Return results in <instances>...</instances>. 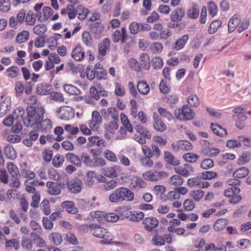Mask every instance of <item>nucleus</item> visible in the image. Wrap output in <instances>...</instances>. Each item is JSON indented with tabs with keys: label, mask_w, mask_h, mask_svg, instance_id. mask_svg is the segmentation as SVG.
Segmentation results:
<instances>
[{
	"label": "nucleus",
	"mask_w": 251,
	"mask_h": 251,
	"mask_svg": "<svg viewBox=\"0 0 251 251\" xmlns=\"http://www.w3.org/2000/svg\"><path fill=\"white\" fill-rule=\"evenodd\" d=\"M134 200V193L125 187H121L116 189L109 196V201L116 203L124 201H132Z\"/></svg>",
	"instance_id": "nucleus-1"
},
{
	"label": "nucleus",
	"mask_w": 251,
	"mask_h": 251,
	"mask_svg": "<svg viewBox=\"0 0 251 251\" xmlns=\"http://www.w3.org/2000/svg\"><path fill=\"white\" fill-rule=\"evenodd\" d=\"M92 229V234L94 236L103 239V240L100 241V244L108 245L112 243L113 236L106 229L100 227L97 225L94 224Z\"/></svg>",
	"instance_id": "nucleus-2"
},
{
	"label": "nucleus",
	"mask_w": 251,
	"mask_h": 251,
	"mask_svg": "<svg viewBox=\"0 0 251 251\" xmlns=\"http://www.w3.org/2000/svg\"><path fill=\"white\" fill-rule=\"evenodd\" d=\"M45 111H27V118L23 120L24 124L26 126H33L39 125L43 119Z\"/></svg>",
	"instance_id": "nucleus-3"
},
{
	"label": "nucleus",
	"mask_w": 251,
	"mask_h": 251,
	"mask_svg": "<svg viewBox=\"0 0 251 251\" xmlns=\"http://www.w3.org/2000/svg\"><path fill=\"white\" fill-rule=\"evenodd\" d=\"M143 177L151 181H158L168 176V173L164 171L151 170L142 175Z\"/></svg>",
	"instance_id": "nucleus-4"
},
{
	"label": "nucleus",
	"mask_w": 251,
	"mask_h": 251,
	"mask_svg": "<svg viewBox=\"0 0 251 251\" xmlns=\"http://www.w3.org/2000/svg\"><path fill=\"white\" fill-rule=\"evenodd\" d=\"M241 190L238 187H230L224 191L225 197L229 199V202L232 204H236L242 199L239 193Z\"/></svg>",
	"instance_id": "nucleus-5"
},
{
	"label": "nucleus",
	"mask_w": 251,
	"mask_h": 251,
	"mask_svg": "<svg viewBox=\"0 0 251 251\" xmlns=\"http://www.w3.org/2000/svg\"><path fill=\"white\" fill-rule=\"evenodd\" d=\"M151 149L147 145L142 147V152L145 155L144 156L152 157L153 156L158 158L160 156V151L158 146L155 145H151Z\"/></svg>",
	"instance_id": "nucleus-6"
},
{
	"label": "nucleus",
	"mask_w": 251,
	"mask_h": 251,
	"mask_svg": "<svg viewBox=\"0 0 251 251\" xmlns=\"http://www.w3.org/2000/svg\"><path fill=\"white\" fill-rule=\"evenodd\" d=\"M122 171V169L121 166L115 165L103 168L101 173L107 177L114 178L117 177Z\"/></svg>",
	"instance_id": "nucleus-7"
},
{
	"label": "nucleus",
	"mask_w": 251,
	"mask_h": 251,
	"mask_svg": "<svg viewBox=\"0 0 251 251\" xmlns=\"http://www.w3.org/2000/svg\"><path fill=\"white\" fill-rule=\"evenodd\" d=\"M82 184V182L79 179H73L67 182L68 190L74 194H77L81 191Z\"/></svg>",
	"instance_id": "nucleus-8"
},
{
	"label": "nucleus",
	"mask_w": 251,
	"mask_h": 251,
	"mask_svg": "<svg viewBox=\"0 0 251 251\" xmlns=\"http://www.w3.org/2000/svg\"><path fill=\"white\" fill-rule=\"evenodd\" d=\"M172 147L176 151H186L193 149V145L188 141L179 140L172 144Z\"/></svg>",
	"instance_id": "nucleus-9"
},
{
	"label": "nucleus",
	"mask_w": 251,
	"mask_h": 251,
	"mask_svg": "<svg viewBox=\"0 0 251 251\" xmlns=\"http://www.w3.org/2000/svg\"><path fill=\"white\" fill-rule=\"evenodd\" d=\"M61 183L48 181L46 183L47 192L50 195H58L61 192Z\"/></svg>",
	"instance_id": "nucleus-10"
},
{
	"label": "nucleus",
	"mask_w": 251,
	"mask_h": 251,
	"mask_svg": "<svg viewBox=\"0 0 251 251\" xmlns=\"http://www.w3.org/2000/svg\"><path fill=\"white\" fill-rule=\"evenodd\" d=\"M159 224L157 219L154 217H146L143 221L145 229L148 231H152Z\"/></svg>",
	"instance_id": "nucleus-11"
},
{
	"label": "nucleus",
	"mask_w": 251,
	"mask_h": 251,
	"mask_svg": "<svg viewBox=\"0 0 251 251\" xmlns=\"http://www.w3.org/2000/svg\"><path fill=\"white\" fill-rule=\"evenodd\" d=\"M25 11L24 9L20 10L16 17L12 16L9 19V24L11 27H15L18 24H21L25 20Z\"/></svg>",
	"instance_id": "nucleus-12"
},
{
	"label": "nucleus",
	"mask_w": 251,
	"mask_h": 251,
	"mask_svg": "<svg viewBox=\"0 0 251 251\" xmlns=\"http://www.w3.org/2000/svg\"><path fill=\"white\" fill-rule=\"evenodd\" d=\"M118 125L117 122H109L105 126V137L108 139H111L118 131Z\"/></svg>",
	"instance_id": "nucleus-13"
},
{
	"label": "nucleus",
	"mask_w": 251,
	"mask_h": 251,
	"mask_svg": "<svg viewBox=\"0 0 251 251\" xmlns=\"http://www.w3.org/2000/svg\"><path fill=\"white\" fill-rule=\"evenodd\" d=\"M127 37L126 30L125 27H122L121 30H117L114 31L112 35L113 40L114 42L117 43L121 41L122 43H125Z\"/></svg>",
	"instance_id": "nucleus-14"
},
{
	"label": "nucleus",
	"mask_w": 251,
	"mask_h": 251,
	"mask_svg": "<svg viewBox=\"0 0 251 251\" xmlns=\"http://www.w3.org/2000/svg\"><path fill=\"white\" fill-rule=\"evenodd\" d=\"M72 57L76 61H82L85 57V52L80 45L76 46L73 49L71 52Z\"/></svg>",
	"instance_id": "nucleus-15"
},
{
	"label": "nucleus",
	"mask_w": 251,
	"mask_h": 251,
	"mask_svg": "<svg viewBox=\"0 0 251 251\" xmlns=\"http://www.w3.org/2000/svg\"><path fill=\"white\" fill-rule=\"evenodd\" d=\"M176 118L180 121H187L193 119L195 115L194 111H175Z\"/></svg>",
	"instance_id": "nucleus-16"
},
{
	"label": "nucleus",
	"mask_w": 251,
	"mask_h": 251,
	"mask_svg": "<svg viewBox=\"0 0 251 251\" xmlns=\"http://www.w3.org/2000/svg\"><path fill=\"white\" fill-rule=\"evenodd\" d=\"M185 15V9L183 7H178L173 11L170 15V19L174 22L181 21Z\"/></svg>",
	"instance_id": "nucleus-17"
},
{
	"label": "nucleus",
	"mask_w": 251,
	"mask_h": 251,
	"mask_svg": "<svg viewBox=\"0 0 251 251\" xmlns=\"http://www.w3.org/2000/svg\"><path fill=\"white\" fill-rule=\"evenodd\" d=\"M241 19L239 15H234L229 20L228 29L230 33L234 31L241 23Z\"/></svg>",
	"instance_id": "nucleus-18"
},
{
	"label": "nucleus",
	"mask_w": 251,
	"mask_h": 251,
	"mask_svg": "<svg viewBox=\"0 0 251 251\" xmlns=\"http://www.w3.org/2000/svg\"><path fill=\"white\" fill-rule=\"evenodd\" d=\"M175 172L185 177L190 176V172L193 171V168L188 164H185L183 166H179L175 168Z\"/></svg>",
	"instance_id": "nucleus-19"
},
{
	"label": "nucleus",
	"mask_w": 251,
	"mask_h": 251,
	"mask_svg": "<svg viewBox=\"0 0 251 251\" xmlns=\"http://www.w3.org/2000/svg\"><path fill=\"white\" fill-rule=\"evenodd\" d=\"M210 129L212 132L218 136L223 137L227 135L226 129L218 124L212 123L210 126Z\"/></svg>",
	"instance_id": "nucleus-20"
},
{
	"label": "nucleus",
	"mask_w": 251,
	"mask_h": 251,
	"mask_svg": "<svg viewBox=\"0 0 251 251\" xmlns=\"http://www.w3.org/2000/svg\"><path fill=\"white\" fill-rule=\"evenodd\" d=\"M102 121V118L98 111H93L92 116V120L89 123V126L92 129L97 128L98 125L100 124Z\"/></svg>",
	"instance_id": "nucleus-21"
},
{
	"label": "nucleus",
	"mask_w": 251,
	"mask_h": 251,
	"mask_svg": "<svg viewBox=\"0 0 251 251\" xmlns=\"http://www.w3.org/2000/svg\"><path fill=\"white\" fill-rule=\"evenodd\" d=\"M1 243H4L5 248L7 250H10L14 248L16 251L19 249L20 248V241L18 239L12 238L10 239H6L5 240H3Z\"/></svg>",
	"instance_id": "nucleus-22"
},
{
	"label": "nucleus",
	"mask_w": 251,
	"mask_h": 251,
	"mask_svg": "<svg viewBox=\"0 0 251 251\" xmlns=\"http://www.w3.org/2000/svg\"><path fill=\"white\" fill-rule=\"evenodd\" d=\"M234 120L236 122V126L239 129H242L245 126V121L247 119V117L241 111L237 113L233 116Z\"/></svg>",
	"instance_id": "nucleus-23"
},
{
	"label": "nucleus",
	"mask_w": 251,
	"mask_h": 251,
	"mask_svg": "<svg viewBox=\"0 0 251 251\" xmlns=\"http://www.w3.org/2000/svg\"><path fill=\"white\" fill-rule=\"evenodd\" d=\"M250 173V170L246 167H242L236 169L233 173L234 178L241 179L246 177Z\"/></svg>",
	"instance_id": "nucleus-24"
},
{
	"label": "nucleus",
	"mask_w": 251,
	"mask_h": 251,
	"mask_svg": "<svg viewBox=\"0 0 251 251\" xmlns=\"http://www.w3.org/2000/svg\"><path fill=\"white\" fill-rule=\"evenodd\" d=\"M110 41L108 38L104 39L99 45V52L102 56L105 55L107 51L109 49Z\"/></svg>",
	"instance_id": "nucleus-25"
},
{
	"label": "nucleus",
	"mask_w": 251,
	"mask_h": 251,
	"mask_svg": "<svg viewBox=\"0 0 251 251\" xmlns=\"http://www.w3.org/2000/svg\"><path fill=\"white\" fill-rule=\"evenodd\" d=\"M164 159L166 162L172 166H177L179 164V160L169 151L164 152Z\"/></svg>",
	"instance_id": "nucleus-26"
},
{
	"label": "nucleus",
	"mask_w": 251,
	"mask_h": 251,
	"mask_svg": "<svg viewBox=\"0 0 251 251\" xmlns=\"http://www.w3.org/2000/svg\"><path fill=\"white\" fill-rule=\"evenodd\" d=\"M227 225V220L224 218H220L216 221L213 224V228L215 231L219 232L223 230Z\"/></svg>",
	"instance_id": "nucleus-27"
},
{
	"label": "nucleus",
	"mask_w": 251,
	"mask_h": 251,
	"mask_svg": "<svg viewBox=\"0 0 251 251\" xmlns=\"http://www.w3.org/2000/svg\"><path fill=\"white\" fill-rule=\"evenodd\" d=\"M89 142L93 145L100 147H105L107 144L102 138L98 136L89 137L88 138Z\"/></svg>",
	"instance_id": "nucleus-28"
},
{
	"label": "nucleus",
	"mask_w": 251,
	"mask_h": 251,
	"mask_svg": "<svg viewBox=\"0 0 251 251\" xmlns=\"http://www.w3.org/2000/svg\"><path fill=\"white\" fill-rule=\"evenodd\" d=\"M200 13L199 6L196 3H193L192 6L188 10L187 16L192 19H197Z\"/></svg>",
	"instance_id": "nucleus-29"
},
{
	"label": "nucleus",
	"mask_w": 251,
	"mask_h": 251,
	"mask_svg": "<svg viewBox=\"0 0 251 251\" xmlns=\"http://www.w3.org/2000/svg\"><path fill=\"white\" fill-rule=\"evenodd\" d=\"M50 86L47 83H41L36 87V92L41 95H46L51 93Z\"/></svg>",
	"instance_id": "nucleus-30"
},
{
	"label": "nucleus",
	"mask_w": 251,
	"mask_h": 251,
	"mask_svg": "<svg viewBox=\"0 0 251 251\" xmlns=\"http://www.w3.org/2000/svg\"><path fill=\"white\" fill-rule=\"evenodd\" d=\"M139 61L140 66L147 70H149L151 68L150 57L149 55L145 53H142L140 55Z\"/></svg>",
	"instance_id": "nucleus-31"
},
{
	"label": "nucleus",
	"mask_w": 251,
	"mask_h": 251,
	"mask_svg": "<svg viewBox=\"0 0 251 251\" xmlns=\"http://www.w3.org/2000/svg\"><path fill=\"white\" fill-rule=\"evenodd\" d=\"M61 206L65 208L69 213L75 214L77 212V208L75 207V204L71 201H65L61 204Z\"/></svg>",
	"instance_id": "nucleus-32"
},
{
	"label": "nucleus",
	"mask_w": 251,
	"mask_h": 251,
	"mask_svg": "<svg viewBox=\"0 0 251 251\" xmlns=\"http://www.w3.org/2000/svg\"><path fill=\"white\" fill-rule=\"evenodd\" d=\"M63 88L64 91L70 95L79 96L81 93L79 89L71 84H65Z\"/></svg>",
	"instance_id": "nucleus-33"
},
{
	"label": "nucleus",
	"mask_w": 251,
	"mask_h": 251,
	"mask_svg": "<svg viewBox=\"0 0 251 251\" xmlns=\"http://www.w3.org/2000/svg\"><path fill=\"white\" fill-rule=\"evenodd\" d=\"M6 168L9 174L11 175L12 177L21 176L18 168L13 162H10L7 163Z\"/></svg>",
	"instance_id": "nucleus-34"
},
{
	"label": "nucleus",
	"mask_w": 251,
	"mask_h": 251,
	"mask_svg": "<svg viewBox=\"0 0 251 251\" xmlns=\"http://www.w3.org/2000/svg\"><path fill=\"white\" fill-rule=\"evenodd\" d=\"M130 184L134 188H143L146 186L145 181L138 176H133L131 180Z\"/></svg>",
	"instance_id": "nucleus-35"
},
{
	"label": "nucleus",
	"mask_w": 251,
	"mask_h": 251,
	"mask_svg": "<svg viewBox=\"0 0 251 251\" xmlns=\"http://www.w3.org/2000/svg\"><path fill=\"white\" fill-rule=\"evenodd\" d=\"M235 159V155L230 153L221 154L218 158V163L220 165L226 164L228 160H233Z\"/></svg>",
	"instance_id": "nucleus-36"
},
{
	"label": "nucleus",
	"mask_w": 251,
	"mask_h": 251,
	"mask_svg": "<svg viewBox=\"0 0 251 251\" xmlns=\"http://www.w3.org/2000/svg\"><path fill=\"white\" fill-rule=\"evenodd\" d=\"M66 158L70 163L76 166H80L81 165V159L77 155L73 153H68L66 155Z\"/></svg>",
	"instance_id": "nucleus-37"
},
{
	"label": "nucleus",
	"mask_w": 251,
	"mask_h": 251,
	"mask_svg": "<svg viewBox=\"0 0 251 251\" xmlns=\"http://www.w3.org/2000/svg\"><path fill=\"white\" fill-rule=\"evenodd\" d=\"M153 119L154 120V128L159 131H164L166 128V126L160 119H158V116L155 113H154Z\"/></svg>",
	"instance_id": "nucleus-38"
},
{
	"label": "nucleus",
	"mask_w": 251,
	"mask_h": 251,
	"mask_svg": "<svg viewBox=\"0 0 251 251\" xmlns=\"http://www.w3.org/2000/svg\"><path fill=\"white\" fill-rule=\"evenodd\" d=\"M189 39L188 35H184L180 38L177 39L175 43L174 49L177 50L183 48L186 42Z\"/></svg>",
	"instance_id": "nucleus-39"
},
{
	"label": "nucleus",
	"mask_w": 251,
	"mask_h": 251,
	"mask_svg": "<svg viewBox=\"0 0 251 251\" xmlns=\"http://www.w3.org/2000/svg\"><path fill=\"white\" fill-rule=\"evenodd\" d=\"M20 193L13 189H9L6 192L5 191V201L9 202L11 200H14L16 198L20 197Z\"/></svg>",
	"instance_id": "nucleus-40"
},
{
	"label": "nucleus",
	"mask_w": 251,
	"mask_h": 251,
	"mask_svg": "<svg viewBox=\"0 0 251 251\" xmlns=\"http://www.w3.org/2000/svg\"><path fill=\"white\" fill-rule=\"evenodd\" d=\"M39 125L41 130L44 132H49L52 127V122L49 119H46L44 120L42 119Z\"/></svg>",
	"instance_id": "nucleus-41"
},
{
	"label": "nucleus",
	"mask_w": 251,
	"mask_h": 251,
	"mask_svg": "<svg viewBox=\"0 0 251 251\" xmlns=\"http://www.w3.org/2000/svg\"><path fill=\"white\" fill-rule=\"evenodd\" d=\"M224 202L221 201L219 202H217L215 204V206L217 208H210L207 209L202 213V216L206 218H209L210 215L216 212L217 208H220L221 206L224 205Z\"/></svg>",
	"instance_id": "nucleus-42"
},
{
	"label": "nucleus",
	"mask_w": 251,
	"mask_h": 251,
	"mask_svg": "<svg viewBox=\"0 0 251 251\" xmlns=\"http://www.w3.org/2000/svg\"><path fill=\"white\" fill-rule=\"evenodd\" d=\"M97 177V174L95 171H90L88 172L85 177L86 184L90 186L93 185Z\"/></svg>",
	"instance_id": "nucleus-43"
},
{
	"label": "nucleus",
	"mask_w": 251,
	"mask_h": 251,
	"mask_svg": "<svg viewBox=\"0 0 251 251\" xmlns=\"http://www.w3.org/2000/svg\"><path fill=\"white\" fill-rule=\"evenodd\" d=\"M4 153L8 158L11 160L15 159L17 157V154L15 150L12 146L9 145L5 147Z\"/></svg>",
	"instance_id": "nucleus-44"
},
{
	"label": "nucleus",
	"mask_w": 251,
	"mask_h": 251,
	"mask_svg": "<svg viewBox=\"0 0 251 251\" xmlns=\"http://www.w3.org/2000/svg\"><path fill=\"white\" fill-rule=\"evenodd\" d=\"M183 181L184 180L182 177L179 175H174L172 176L169 180V182L171 185L177 187L181 186L183 184Z\"/></svg>",
	"instance_id": "nucleus-45"
},
{
	"label": "nucleus",
	"mask_w": 251,
	"mask_h": 251,
	"mask_svg": "<svg viewBox=\"0 0 251 251\" xmlns=\"http://www.w3.org/2000/svg\"><path fill=\"white\" fill-rule=\"evenodd\" d=\"M129 209L127 206H125L119 207L117 210L118 216H119V218H121L122 219L126 218H129L131 213Z\"/></svg>",
	"instance_id": "nucleus-46"
},
{
	"label": "nucleus",
	"mask_w": 251,
	"mask_h": 251,
	"mask_svg": "<svg viewBox=\"0 0 251 251\" xmlns=\"http://www.w3.org/2000/svg\"><path fill=\"white\" fill-rule=\"evenodd\" d=\"M136 131L139 133L141 136L146 138L147 139H150L151 136V132L145 127L140 126L137 125L135 127Z\"/></svg>",
	"instance_id": "nucleus-47"
},
{
	"label": "nucleus",
	"mask_w": 251,
	"mask_h": 251,
	"mask_svg": "<svg viewBox=\"0 0 251 251\" xmlns=\"http://www.w3.org/2000/svg\"><path fill=\"white\" fill-rule=\"evenodd\" d=\"M190 197L197 202H199L204 196V192L201 189L192 191L190 193Z\"/></svg>",
	"instance_id": "nucleus-48"
},
{
	"label": "nucleus",
	"mask_w": 251,
	"mask_h": 251,
	"mask_svg": "<svg viewBox=\"0 0 251 251\" xmlns=\"http://www.w3.org/2000/svg\"><path fill=\"white\" fill-rule=\"evenodd\" d=\"M199 156L195 153L188 152L185 153L183 155V158L187 162L195 163L199 159Z\"/></svg>",
	"instance_id": "nucleus-49"
},
{
	"label": "nucleus",
	"mask_w": 251,
	"mask_h": 251,
	"mask_svg": "<svg viewBox=\"0 0 251 251\" xmlns=\"http://www.w3.org/2000/svg\"><path fill=\"white\" fill-rule=\"evenodd\" d=\"M76 13L78 15V18L80 20H84L89 13L88 9L84 8L82 5H79L76 9Z\"/></svg>",
	"instance_id": "nucleus-50"
},
{
	"label": "nucleus",
	"mask_w": 251,
	"mask_h": 251,
	"mask_svg": "<svg viewBox=\"0 0 251 251\" xmlns=\"http://www.w3.org/2000/svg\"><path fill=\"white\" fill-rule=\"evenodd\" d=\"M138 91L143 95H147L150 92V87L144 81H139L137 85Z\"/></svg>",
	"instance_id": "nucleus-51"
},
{
	"label": "nucleus",
	"mask_w": 251,
	"mask_h": 251,
	"mask_svg": "<svg viewBox=\"0 0 251 251\" xmlns=\"http://www.w3.org/2000/svg\"><path fill=\"white\" fill-rule=\"evenodd\" d=\"M31 237L33 238V240L35 242L37 246L42 248L46 246V242L45 240L37 233L32 232L30 234Z\"/></svg>",
	"instance_id": "nucleus-52"
},
{
	"label": "nucleus",
	"mask_w": 251,
	"mask_h": 251,
	"mask_svg": "<svg viewBox=\"0 0 251 251\" xmlns=\"http://www.w3.org/2000/svg\"><path fill=\"white\" fill-rule=\"evenodd\" d=\"M22 246L25 250L30 251L33 248V241L28 237H24L22 240Z\"/></svg>",
	"instance_id": "nucleus-53"
},
{
	"label": "nucleus",
	"mask_w": 251,
	"mask_h": 251,
	"mask_svg": "<svg viewBox=\"0 0 251 251\" xmlns=\"http://www.w3.org/2000/svg\"><path fill=\"white\" fill-rule=\"evenodd\" d=\"M24 185L25 189L28 193H33L37 192L35 188L36 185H35L34 179L30 181L28 180H25L24 182Z\"/></svg>",
	"instance_id": "nucleus-54"
},
{
	"label": "nucleus",
	"mask_w": 251,
	"mask_h": 251,
	"mask_svg": "<svg viewBox=\"0 0 251 251\" xmlns=\"http://www.w3.org/2000/svg\"><path fill=\"white\" fill-rule=\"evenodd\" d=\"M144 217V214L141 211H131L129 219L133 222H139Z\"/></svg>",
	"instance_id": "nucleus-55"
},
{
	"label": "nucleus",
	"mask_w": 251,
	"mask_h": 251,
	"mask_svg": "<svg viewBox=\"0 0 251 251\" xmlns=\"http://www.w3.org/2000/svg\"><path fill=\"white\" fill-rule=\"evenodd\" d=\"M21 174L22 176L26 179L25 180H34L36 176L34 172L26 168L21 169Z\"/></svg>",
	"instance_id": "nucleus-56"
},
{
	"label": "nucleus",
	"mask_w": 251,
	"mask_h": 251,
	"mask_svg": "<svg viewBox=\"0 0 251 251\" xmlns=\"http://www.w3.org/2000/svg\"><path fill=\"white\" fill-rule=\"evenodd\" d=\"M64 162V158L59 154H56L52 158V165L56 168L60 167Z\"/></svg>",
	"instance_id": "nucleus-57"
},
{
	"label": "nucleus",
	"mask_w": 251,
	"mask_h": 251,
	"mask_svg": "<svg viewBox=\"0 0 251 251\" xmlns=\"http://www.w3.org/2000/svg\"><path fill=\"white\" fill-rule=\"evenodd\" d=\"M104 157L109 161L115 163L117 162L118 158L116 154L110 150H106L103 152Z\"/></svg>",
	"instance_id": "nucleus-58"
},
{
	"label": "nucleus",
	"mask_w": 251,
	"mask_h": 251,
	"mask_svg": "<svg viewBox=\"0 0 251 251\" xmlns=\"http://www.w3.org/2000/svg\"><path fill=\"white\" fill-rule=\"evenodd\" d=\"M205 251H226V247L222 245L217 247L215 244L211 243L205 245Z\"/></svg>",
	"instance_id": "nucleus-59"
},
{
	"label": "nucleus",
	"mask_w": 251,
	"mask_h": 251,
	"mask_svg": "<svg viewBox=\"0 0 251 251\" xmlns=\"http://www.w3.org/2000/svg\"><path fill=\"white\" fill-rule=\"evenodd\" d=\"M50 239L55 245H60L62 242L61 235L57 232L52 233L50 236Z\"/></svg>",
	"instance_id": "nucleus-60"
},
{
	"label": "nucleus",
	"mask_w": 251,
	"mask_h": 251,
	"mask_svg": "<svg viewBox=\"0 0 251 251\" xmlns=\"http://www.w3.org/2000/svg\"><path fill=\"white\" fill-rule=\"evenodd\" d=\"M201 177L196 176L189 178L187 181L188 185L190 187H198L201 186Z\"/></svg>",
	"instance_id": "nucleus-61"
},
{
	"label": "nucleus",
	"mask_w": 251,
	"mask_h": 251,
	"mask_svg": "<svg viewBox=\"0 0 251 251\" xmlns=\"http://www.w3.org/2000/svg\"><path fill=\"white\" fill-rule=\"evenodd\" d=\"M183 206L185 211H191L195 208L196 204L193 200L187 199L184 201Z\"/></svg>",
	"instance_id": "nucleus-62"
},
{
	"label": "nucleus",
	"mask_w": 251,
	"mask_h": 251,
	"mask_svg": "<svg viewBox=\"0 0 251 251\" xmlns=\"http://www.w3.org/2000/svg\"><path fill=\"white\" fill-rule=\"evenodd\" d=\"M29 34L28 31L24 30L20 32L16 38V41L19 43H23L25 42L28 39Z\"/></svg>",
	"instance_id": "nucleus-63"
},
{
	"label": "nucleus",
	"mask_w": 251,
	"mask_h": 251,
	"mask_svg": "<svg viewBox=\"0 0 251 251\" xmlns=\"http://www.w3.org/2000/svg\"><path fill=\"white\" fill-rule=\"evenodd\" d=\"M47 30V27L44 24H39L36 25L33 28V32L41 36L45 33Z\"/></svg>",
	"instance_id": "nucleus-64"
}]
</instances>
